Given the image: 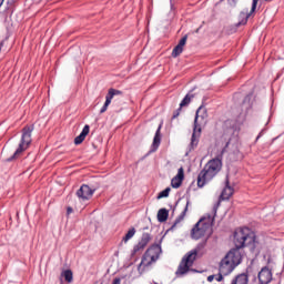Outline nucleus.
<instances>
[{
  "instance_id": "nucleus-22",
  "label": "nucleus",
  "mask_w": 284,
  "mask_h": 284,
  "mask_svg": "<svg viewBox=\"0 0 284 284\" xmlns=\"http://www.w3.org/2000/svg\"><path fill=\"white\" fill-rule=\"evenodd\" d=\"M61 276L65 280L67 283H72L74 276L71 270H65L62 272Z\"/></svg>"
},
{
  "instance_id": "nucleus-2",
  "label": "nucleus",
  "mask_w": 284,
  "mask_h": 284,
  "mask_svg": "<svg viewBox=\"0 0 284 284\" xmlns=\"http://www.w3.org/2000/svg\"><path fill=\"white\" fill-rule=\"evenodd\" d=\"M206 245H207V240L199 243L194 250L187 252L182 257L178 266V270L175 272L176 276H185V274H187V272L192 270L194 265V261H196V257L199 256V254H201V251L204 250Z\"/></svg>"
},
{
  "instance_id": "nucleus-3",
  "label": "nucleus",
  "mask_w": 284,
  "mask_h": 284,
  "mask_svg": "<svg viewBox=\"0 0 284 284\" xmlns=\"http://www.w3.org/2000/svg\"><path fill=\"white\" fill-rule=\"evenodd\" d=\"M241 261H243V255L239 250H231L224 258L220 262V274L224 276H229L232 274L236 266L241 265Z\"/></svg>"
},
{
  "instance_id": "nucleus-6",
  "label": "nucleus",
  "mask_w": 284,
  "mask_h": 284,
  "mask_svg": "<svg viewBox=\"0 0 284 284\" xmlns=\"http://www.w3.org/2000/svg\"><path fill=\"white\" fill-rule=\"evenodd\" d=\"M161 245L153 244L151 245L143 254L141 263L138 266V272L143 274L148 267H150L153 263L159 261L161 256Z\"/></svg>"
},
{
  "instance_id": "nucleus-18",
  "label": "nucleus",
  "mask_w": 284,
  "mask_h": 284,
  "mask_svg": "<svg viewBox=\"0 0 284 284\" xmlns=\"http://www.w3.org/2000/svg\"><path fill=\"white\" fill-rule=\"evenodd\" d=\"M243 110L247 112V110H251L252 108V94H248L244 98L243 103H242Z\"/></svg>"
},
{
  "instance_id": "nucleus-34",
  "label": "nucleus",
  "mask_w": 284,
  "mask_h": 284,
  "mask_svg": "<svg viewBox=\"0 0 284 284\" xmlns=\"http://www.w3.org/2000/svg\"><path fill=\"white\" fill-rule=\"evenodd\" d=\"M1 48H3V42L0 43V52H1Z\"/></svg>"
},
{
  "instance_id": "nucleus-25",
  "label": "nucleus",
  "mask_w": 284,
  "mask_h": 284,
  "mask_svg": "<svg viewBox=\"0 0 284 284\" xmlns=\"http://www.w3.org/2000/svg\"><path fill=\"white\" fill-rule=\"evenodd\" d=\"M171 189L166 187L165 190L161 191L158 195V199H168L170 196Z\"/></svg>"
},
{
  "instance_id": "nucleus-20",
  "label": "nucleus",
  "mask_w": 284,
  "mask_h": 284,
  "mask_svg": "<svg viewBox=\"0 0 284 284\" xmlns=\"http://www.w3.org/2000/svg\"><path fill=\"white\" fill-rule=\"evenodd\" d=\"M194 99L193 94L187 93L184 99L180 103L179 110H182V108H185V105H190V102Z\"/></svg>"
},
{
  "instance_id": "nucleus-11",
  "label": "nucleus",
  "mask_w": 284,
  "mask_h": 284,
  "mask_svg": "<svg viewBox=\"0 0 284 284\" xmlns=\"http://www.w3.org/2000/svg\"><path fill=\"white\" fill-rule=\"evenodd\" d=\"M121 94H123V92L120 90L109 89L108 94L105 95V102L100 110V114L108 112V108H110V103H112V100L114 99V97H119Z\"/></svg>"
},
{
  "instance_id": "nucleus-31",
  "label": "nucleus",
  "mask_w": 284,
  "mask_h": 284,
  "mask_svg": "<svg viewBox=\"0 0 284 284\" xmlns=\"http://www.w3.org/2000/svg\"><path fill=\"white\" fill-rule=\"evenodd\" d=\"M214 278H216V275H210L207 277L209 283H212V281H214Z\"/></svg>"
},
{
  "instance_id": "nucleus-13",
  "label": "nucleus",
  "mask_w": 284,
  "mask_h": 284,
  "mask_svg": "<svg viewBox=\"0 0 284 284\" xmlns=\"http://www.w3.org/2000/svg\"><path fill=\"white\" fill-rule=\"evenodd\" d=\"M256 6H258V0H253L251 11H242L240 13V19L242 20L239 22V26H245V23H247V19L252 17L253 12H256Z\"/></svg>"
},
{
  "instance_id": "nucleus-12",
  "label": "nucleus",
  "mask_w": 284,
  "mask_h": 284,
  "mask_svg": "<svg viewBox=\"0 0 284 284\" xmlns=\"http://www.w3.org/2000/svg\"><path fill=\"white\" fill-rule=\"evenodd\" d=\"M257 278L260 281V284H270L272 283V271L267 267V266H264L258 275H257Z\"/></svg>"
},
{
  "instance_id": "nucleus-8",
  "label": "nucleus",
  "mask_w": 284,
  "mask_h": 284,
  "mask_svg": "<svg viewBox=\"0 0 284 284\" xmlns=\"http://www.w3.org/2000/svg\"><path fill=\"white\" fill-rule=\"evenodd\" d=\"M233 194H234V187L230 185V178L226 176L225 186L220 195V200L214 204L212 210L214 216H216V212H219V207L221 206V201H230V197H232Z\"/></svg>"
},
{
  "instance_id": "nucleus-35",
  "label": "nucleus",
  "mask_w": 284,
  "mask_h": 284,
  "mask_svg": "<svg viewBox=\"0 0 284 284\" xmlns=\"http://www.w3.org/2000/svg\"><path fill=\"white\" fill-rule=\"evenodd\" d=\"M70 212H72V209L69 207V209H68V213H70Z\"/></svg>"
},
{
  "instance_id": "nucleus-19",
  "label": "nucleus",
  "mask_w": 284,
  "mask_h": 284,
  "mask_svg": "<svg viewBox=\"0 0 284 284\" xmlns=\"http://www.w3.org/2000/svg\"><path fill=\"white\" fill-rule=\"evenodd\" d=\"M187 205H190V202L186 203L184 210L182 211V213L178 216V219L175 220L174 224L172 225V229L176 227V225L179 223H181V221H183V219H185V214H187Z\"/></svg>"
},
{
  "instance_id": "nucleus-16",
  "label": "nucleus",
  "mask_w": 284,
  "mask_h": 284,
  "mask_svg": "<svg viewBox=\"0 0 284 284\" xmlns=\"http://www.w3.org/2000/svg\"><path fill=\"white\" fill-rule=\"evenodd\" d=\"M231 284H250V277L247 273L239 274L232 280Z\"/></svg>"
},
{
  "instance_id": "nucleus-21",
  "label": "nucleus",
  "mask_w": 284,
  "mask_h": 284,
  "mask_svg": "<svg viewBox=\"0 0 284 284\" xmlns=\"http://www.w3.org/2000/svg\"><path fill=\"white\" fill-rule=\"evenodd\" d=\"M159 145H161V125L158 128L153 139V146L159 148Z\"/></svg>"
},
{
  "instance_id": "nucleus-9",
  "label": "nucleus",
  "mask_w": 284,
  "mask_h": 284,
  "mask_svg": "<svg viewBox=\"0 0 284 284\" xmlns=\"http://www.w3.org/2000/svg\"><path fill=\"white\" fill-rule=\"evenodd\" d=\"M151 241L152 235H150V233H143L139 243L134 245L131 252V256H136V254H141V252L145 250V247H148V243H150Z\"/></svg>"
},
{
  "instance_id": "nucleus-32",
  "label": "nucleus",
  "mask_w": 284,
  "mask_h": 284,
  "mask_svg": "<svg viewBox=\"0 0 284 284\" xmlns=\"http://www.w3.org/2000/svg\"><path fill=\"white\" fill-rule=\"evenodd\" d=\"M112 284H121V280L119 277H115Z\"/></svg>"
},
{
  "instance_id": "nucleus-27",
  "label": "nucleus",
  "mask_w": 284,
  "mask_h": 284,
  "mask_svg": "<svg viewBox=\"0 0 284 284\" xmlns=\"http://www.w3.org/2000/svg\"><path fill=\"white\" fill-rule=\"evenodd\" d=\"M187 43V36H184L178 43V45L184 48L185 44Z\"/></svg>"
},
{
  "instance_id": "nucleus-14",
  "label": "nucleus",
  "mask_w": 284,
  "mask_h": 284,
  "mask_svg": "<svg viewBox=\"0 0 284 284\" xmlns=\"http://www.w3.org/2000/svg\"><path fill=\"white\" fill-rule=\"evenodd\" d=\"M183 179H185V173L183 168H180L178 174L171 180V186L175 190L183 184Z\"/></svg>"
},
{
  "instance_id": "nucleus-15",
  "label": "nucleus",
  "mask_w": 284,
  "mask_h": 284,
  "mask_svg": "<svg viewBox=\"0 0 284 284\" xmlns=\"http://www.w3.org/2000/svg\"><path fill=\"white\" fill-rule=\"evenodd\" d=\"M90 134V125L85 124L82 132L74 139V144L75 145H81L83 141H85V136Z\"/></svg>"
},
{
  "instance_id": "nucleus-28",
  "label": "nucleus",
  "mask_w": 284,
  "mask_h": 284,
  "mask_svg": "<svg viewBox=\"0 0 284 284\" xmlns=\"http://www.w3.org/2000/svg\"><path fill=\"white\" fill-rule=\"evenodd\" d=\"M197 144H199V140H196V134L193 133L191 138V145H197Z\"/></svg>"
},
{
  "instance_id": "nucleus-1",
  "label": "nucleus",
  "mask_w": 284,
  "mask_h": 284,
  "mask_svg": "<svg viewBox=\"0 0 284 284\" xmlns=\"http://www.w3.org/2000/svg\"><path fill=\"white\" fill-rule=\"evenodd\" d=\"M223 169V161L215 158L210 160L197 175V187H205L219 172Z\"/></svg>"
},
{
  "instance_id": "nucleus-26",
  "label": "nucleus",
  "mask_w": 284,
  "mask_h": 284,
  "mask_svg": "<svg viewBox=\"0 0 284 284\" xmlns=\"http://www.w3.org/2000/svg\"><path fill=\"white\" fill-rule=\"evenodd\" d=\"M201 112H203V106H200L196 111V114H195V120H194V125H195V129L199 128V119H201Z\"/></svg>"
},
{
  "instance_id": "nucleus-17",
  "label": "nucleus",
  "mask_w": 284,
  "mask_h": 284,
  "mask_svg": "<svg viewBox=\"0 0 284 284\" xmlns=\"http://www.w3.org/2000/svg\"><path fill=\"white\" fill-rule=\"evenodd\" d=\"M168 216H170V211L166 209H160L158 212V221L160 223H165L168 221Z\"/></svg>"
},
{
  "instance_id": "nucleus-30",
  "label": "nucleus",
  "mask_w": 284,
  "mask_h": 284,
  "mask_svg": "<svg viewBox=\"0 0 284 284\" xmlns=\"http://www.w3.org/2000/svg\"><path fill=\"white\" fill-rule=\"evenodd\" d=\"M179 114H181V110L178 109L174 111L172 119H178Z\"/></svg>"
},
{
  "instance_id": "nucleus-24",
  "label": "nucleus",
  "mask_w": 284,
  "mask_h": 284,
  "mask_svg": "<svg viewBox=\"0 0 284 284\" xmlns=\"http://www.w3.org/2000/svg\"><path fill=\"white\" fill-rule=\"evenodd\" d=\"M183 53V47H180V44L175 45L172 51L173 59H176V57H180Z\"/></svg>"
},
{
  "instance_id": "nucleus-7",
  "label": "nucleus",
  "mask_w": 284,
  "mask_h": 284,
  "mask_svg": "<svg viewBox=\"0 0 284 284\" xmlns=\"http://www.w3.org/2000/svg\"><path fill=\"white\" fill-rule=\"evenodd\" d=\"M254 243V232L250 227H240L234 232V245L235 248L232 250H243L246 245H252Z\"/></svg>"
},
{
  "instance_id": "nucleus-33",
  "label": "nucleus",
  "mask_w": 284,
  "mask_h": 284,
  "mask_svg": "<svg viewBox=\"0 0 284 284\" xmlns=\"http://www.w3.org/2000/svg\"><path fill=\"white\" fill-rule=\"evenodd\" d=\"M6 0H0V8H1V6H3V2H4Z\"/></svg>"
},
{
  "instance_id": "nucleus-4",
  "label": "nucleus",
  "mask_w": 284,
  "mask_h": 284,
  "mask_svg": "<svg viewBox=\"0 0 284 284\" xmlns=\"http://www.w3.org/2000/svg\"><path fill=\"white\" fill-rule=\"evenodd\" d=\"M214 213H212L209 216L202 217L192 229L191 231V237L195 241H199V239H203V236H206V239H210L212 236V225H214Z\"/></svg>"
},
{
  "instance_id": "nucleus-23",
  "label": "nucleus",
  "mask_w": 284,
  "mask_h": 284,
  "mask_svg": "<svg viewBox=\"0 0 284 284\" xmlns=\"http://www.w3.org/2000/svg\"><path fill=\"white\" fill-rule=\"evenodd\" d=\"M136 234V230L134 227L130 229L128 233L123 236L122 243H128L130 239H132Z\"/></svg>"
},
{
  "instance_id": "nucleus-5",
  "label": "nucleus",
  "mask_w": 284,
  "mask_h": 284,
  "mask_svg": "<svg viewBox=\"0 0 284 284\" xmlns=\"http://www.w3.org/2000/svg\"><path fill=\"white\" fill-rule=\"evenodd\" d=\"M32 132H34V125H26L22 129V135H21L19 146L16 150V152L12 154V156L7 159L8 162L17 161V159L21 158V155L26 152V150H28V148L32 145Z\"/></svg>"
},
{
  "instance_id": "nucleus-36",
  "label": "nucleus",
  "mask_w": 284,
  "mask_h": 284,
  "mask_svg": "<svg viewBox=\"0 0 284 284\" xmlns=\"http://www.w3.org/2000/svg\"><path fill=\"white\" fill-rule=\"evenodd\" d=\"M265 1H272V0H265Z\"/></svg>"
},
{
  "instance_id": "nucleus-10",
  "label": "nucleus",
  "mask_w": 284,
  "mask_h": 284,
  "mask_svg": "<svg viewBox=\"0 0 284 284\" xmlns=\"http://www.w3.org/2000/svg\"><path fill=\"white\" fill-rule=\"evenodd\" d=\"M97 189L90 187L88 184H82L81 187L77 191V196L80 201H90L94 196Z\"/></svg>"
},
{
  "instance_id": "nucleus-29",
  "label": "nucleus",
  "mask_w": 284,
  "mask_h": 284,
  "mask_svg": "<svg viewBox=\"0 0 284 284\" xmlns=\"http://www.w3.org/2000/svg\"><path fill=\"white\" fill-rule=\"evenodd\" d=\"M223 274H221V271L217 275H215V281H217L219 283H221V281H223Z\"/></svg>"
}]
</instances>
